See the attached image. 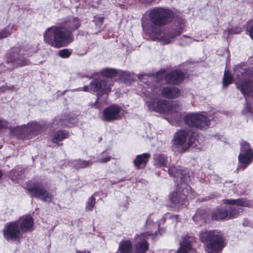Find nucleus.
Segmentation results:
<instances>
[{"label": "nucleus", "mask_w": 253, "mask_h": 253, "mask_svg": "<svg viewBox=\"0 0 253 253\" xmlns=\"http://www.w3.org/2000/svg\"><path fill=\"white\" fill-rule=\"evenodd\" d=\"M174 18V13L169 8L164 7H155L148 12V20H142L144 31L154 41L158 40L163 44L170 43L182 32V26L163 34L162 27L170 23Z\"/></svg>", "instance_id": "nucleus-1"}, {"label": "nucleus", "mask_w": 253, "mask_h": 253, "mask_svg": "<svg viewBox=\"0 0 253 253\" xmlns=\"http://www.w3.org/2000/svg\"><path fill=\"white\" fill-rule=\"evenodd\" d=\"M169 173L170 176L176 178L175 181L178 183L175 190L169 195L171 202L177 206L185 205L190 189L186 184L189 178L187 169L181 166H174L169 169Z\"/></svg>", "instance_id": "nucleus-2"}, {"label": "nucleus", "mask_w": 253, "mask_h": 253, "mask_svg": "<svg viewBox=\"0 0 253 253\" xmlns=\"http://www.w3.org/2000/svg\"><path fill=\"white\" fill-rule=\"evenodd\" d=\"M44 41L56 48L65 46L73 41V35L61 24L49 27L43 34Z\"/></svg>", "instance_id": "nucleus-3"}, {"label": "nucleus", "mask_w": 253, "mask_h": 253, "mask_svg": "<svg viewBox=\"0 0 253 253\" xmlns=\"http://www.w3.org/2000/svg\"><path fill=\"white\" fill-rule=\"evenodd\" d=\"M145 87L146 86H144L142 91L143 99L148 108L150 111L167 115L170 101L163 99H158L159 91L157 88L153 89L148 86L146 89Z\"/></svg>", "instance_id": "nucleus-4"}, {"label": "nucleus", "mask_w": 253, "mask_h": 253, "mask_svg": "<svg viewBox=\"0 0 253 253\" xmlns=\"http://www.w3.org/2000/svg\"><path fill=\"white\" fill-rule=\"evenodd\" d=\"M112 81L109 80L98 78L93 79L88 85H85L83 88L84 91L86 92H97V99L95 102L91 103V106L96 108L101 107L103 104L107 102V96L106 95L103 100L101 98V94H108L111 91Z\"/></svg>", "instance_id": "nucleus-5"}, {"label": "nucleus", "mask_w": 253, "mask_h": 253, "mask_svg": "<svg viewBox=\"0 0 253 253\" xmlns=\"http://www.w3.org/2000/svg\"><path fill=\"white\" fill-rule=\"evenodd\" d=\"M173 146L181 153L186 152L191 147H196L199 144L197 134L190 129H181L174 134Z\"/></svg>", "instance_id": "nucleus-6"}, {"label": "nucleus", "mask_w": 253, "mask_h": 253, "mask_svg": "<svg viewBox=\"0 0 253 253\" xmlns=\"http://www.w3.org/2000/svg\"><path fill=\"white\" fill-rule=\"evenodd\" d=\"M199 238L207 253H219L225 246L222 237L215 231H202Z\"/></svg>", "instance_id": "nucleus-7"}, {"label": "nucleus", "mask_w": 253, "mask_h": 253, "mask_svg": "<svg viewBox=\"0 0 253 253\" xmlns=\"http://www.w3.org/2000/svg\"><path fill=\"white\" fill-rule=\"evenodd\" d=\"M28 51V49H25ZM30 64L29 60L25 57L24 49L22 47H14L8 55L5 64H0V69L6 68L3 71L12 70L16 68L22 67Z\"/></svg>", "instance_id": "nucleus-8"}, {"label": "nucleus", "mask_w": 253, "mask_h": 253, "mask_svg": "<svg viewBox=\"0 0 253 253\" xmlns=\"http://www.w3.org/2000/svg\"><path fill=\"white\" fill-rule=\"evenodd\" d=\"M248 71L244 65H239L234 68V76L236 77L235 83L237 87L246 98L253 90V82L247 80Z\"/></svg>", "instance_id": "nucleus-9"}, {"label": "nucleus", "mask_w": 253, "mask_h": 253, "mask_svg": "<svg viewBox=\"0 0 253 253\" xmlns=\"http://www.w3.org/2000/svg\"><path fill=\"white\" fill-rule=\"evenodd\" d=\"M43 128L40 124L32 122L27 125L10 128L11 134L22 139H31L40 134Z\"/></svg>", "instance_id": "nucleus-10"}, {"label": "nucleus", "mask_w": 253, "mask_h": 253, "mask_svg": "<svg viewBox=\"0 0 253 253\" xmlns=\"http://www.w3.org/2000/svg\"><path fill=\"white\" fill-rule=\"evenodd\" d=\"M184 120L186 125L200 129H206L209 127L211 122L207 116L201 113L188 114Z\"/></svg>", "instance_id": "nucleus-11"}, {"label": "nucleus", "mask_w": 253, "mask_h": 253, "mask_svg": "<svg viewBox=\"0 0 253 253\" xmlns=\"http://www.w3.org/2000/svg\"><path fill=\"white\" fill-rule=\"evenodd\" d=\"M239 165L237 169H245L253 160V150L247 142L241 144L240 153L238 156Z\"/></svg>", "instance_id": "nucleus-12"}, {"label": "nucleus", "mask_w": 253, "mask_h": 253, "mask_svg": "<svg viewBox=\"0 0 253 253\" xmlns=\"http://www.w3.org/2000/svg\"><path fill=\"white\" fill-rule=\"evenodd\" d=\"M3 233L5 240L12 242L19 240L23 234L16 221L7 223L3 229Z\"/></svg>", "instance_id": "nucleus-13"}, {"label": "nucleus", "mask_w": 253, "mask_h": 253, "mask_svg": "<svg viewBox=\"0 0 253 253\" xmlns=\"http://www.w3.org/2000/svg\"><path fill=\"white\" fill-rule=\"evenodd\" d=\"M28 190L32 195L44 202L50 203L52 201L53 195L39 183L34 184Z\"/></svg>", "instance_id": "nucleus-14"}, {"label": "nucleus", "mask_w": 253, "mask_h": 253, "mask_svg": "<svg viewBox=\"0 0 253 253\" xmlns=\"http://www.w3.org/2000/svg\"><path fill=\"white\" fill-rule=\"evenodd\" d=\"M123 110L122 107L113 105L107 107L102 112V119L104 121L111 122L121 118Z\"/></svg>", "instance_id": "nucleus-15"}, {"label": "nucleus", "mask_w": 253, "mask_h": 253, "mask_svg": "<svg viewBox=\"0 0 253 253\" xmlns=\"http://www.w3.org/2000/svg\"><path fill=\"white\" fill-rule=\"evenodd\" d=\"M154 235L152 232H146L137 235L135 238L136 244L135 245V253H145L148 249L149 244L147 241L149 237Z\"/></svg>", "instance_id": "nucleus-16"}, {"label": "nucleus", "mask_w": 253, "mask_h": 253, "mask_svg": "<svg viewBox=\"0 0 253 253\" xmlns=\"http://www.w3.org/2000/svg\"><path fill=\"white\" fill-rule=\"evenodd\" d=\"M169 109V110L168 111L167 115H171L175 117V120L170 122V123L172 125H176L181 120L182 117L181 103L176 101H170Z\"/></svg>", "instance_id": "nucleus-17"}, {"label": "nucleus", "mask_w": 253, "mask_h": 253, "mask_svg": "<svg viewBox=\"0 0 253 253\" xmlns=\"http://www.w3.org/2000/svg\"><path fill=\"white\" fill-rule=\"evenodd\" d=\"M17 222L22 233L31 232L33 230L34 220L30 215H25L20 217Z\"/></svg>", "instance_id": "nucleus-18"}, {"label": "nucleus", "mask_w": 253, "mask_h": 253, "mask_svg": "<svg viewBox=\"0 0 253 253\" xmlns=\"http://www.w3.org/2000/svg\"><path fill=\"white\" fill-rule=\"evenodd\" d=\"M195 242V238L190 236H183L180 241V247L177 251V253H188L192 251V246Z\"/></svg>", "instance_id": "nucleus-19"}, {"label": "nucleus", "mask_w": 253, "mask_h": 253, "mask_svg": "<svg viewBox=\"0 0 253 253\" xmlns=\"http://www.w3.org/2000/svg\"><path fill=\"white\" fill-rule=\"evenodd\" d=\"M184 78V73L179 70H174L168 73L165 80L168 84H177L182 82Z\"/></svg>", "instance_id": "nucleus-20"}, {"label": "nucleus", "mask_w": 253, "mask_h": 253, "mask_svg": "<svg viewBox=\"0 0 253 253\" xmlns=\"http://www.w3.org/2000/svg\"><path fill=\"white\" fill-rule=\"evenodd\" d=\"M162 95L165 98L173 99L179 97L180 95V90L175 86H165L161 90Z\"/></svg>", "instance_id": "nucleus-21"}, {"label": "nucleus", "mask_w": 253, "mask_h": 253, "mask_svg": "<svg viewBox=\"0 0 253 253\" xmlns=\"http://www.w3.org/2000/svg\"><path fill=\"white\" fill-rule=\"evenodd\" d=\"M80 21L78 18L75 17H71L61 24L71 34H72V31L77 30L80 26Z\"/></svg>", "instance_id": "nucleus-22"}, {"label": "nucleus", "mask_w": 253, "mask_h": 253, "mask_svg": "<svg viewBox=\"0 0 253 253\" xmlns=\"http://www.w3.org/2000/svg\"><path fill=\"white\" fill-rule=\"evenodd\" d=\"M75 123L74 119L68 117L66 115L58 117L55 118L53 122V125L56 124L59 126H66L72 127Z\"/></svg>", "instance_id": "nucleus-23"}, {"label": "nucleus", "mask_w": 253, "mask_h": 253, "mask_svg": "<svg viewBox=\"0 0 253 253\" xmlns=\"http://www.w3.org/2000/svg\"><path fill=\"white\" fill-rule=\"evenodd\" d=\"M150 156V155L147 153L137 155L133 161L135 166L138 169L144 167L147 164Z\"/></svg>", "instance_id": "nucleus-24"}, {"label": "nucleus", "mask_w": 253, "mask_h": 253, "mask_svg": "<svg viewBox=\"0 0 253 253\" xmlns=\"http://www.w3.org/2000/svg\"><path fill=\"white\" fill-rule=\"evenodd\" d=\"M224 203L228 205H236L238 206L250 207L252 204L249 201L244 199H226L223 200Z\"/></svg>", "instance_id": "nucleus-25"}, {"label": "nucleus", "mask_w": 253, "mask_h": 253, "mask_svg": "<svg viewBox=\"0 0 253 253\" xmlns=\"http://www.w3.org/2000/svg\"><path fill=\"white\" fill-rule=\"evenodd\" d=\"M227 210L224 209H217L212 212V218L214 220H227Z\"/></svg>", "instance_id": "nucleus-26"}, {"label": "nucleus", "mask_w": 253, "mask_h": 253, "mask_svg": "<svg viewBox=\"0 0 253 253\" xmlns=\"http://www.w3.org/2000/svg\"><path fill=\"white\" fill-rule=\"evenodd\" d=\"M207 217V211L205 209H199L193 216V220L197 223L201 224L206 221Z\"/></svg>", "instance_id": "nucleus-27"}, {"label": "nucleus", "mask_w": 253, "mask_h": 253, "mask_svg": "<svg viewBox=\"0 0 253 253\" xmlns=\"http://www.w3.org/2000/svg\"><path fill=\"white\" fill-rule=\"evenodd\" d=\"M146 225L148 229H156L160 226V223L156 215H151L146 220Z\"/></svg>", "instance_id": "nucleus-28"}, {"label": "nucleus", "mask_w": 253, "mask_h": 253, "mask_svg": "<svg viewBox=\"0 0 253 253\" xmlns=\"http://www.w3.org/2000/svg\"><path fill=\"white\" fill-rule=\"evenodd\" d=\"M243 211L242 208L231 207L227 210V220L236 218Z\"/></svg>", "instance_id": "nucleus-29"}, {"label": "nucleus", "mask_w": 253, "mask_h": 253, "mask_svg": "<svg viewBox=\"0 0 253 253\" xmlns=\"http://www.w3.org/2000/svg\"><path fill=\"white\" fill-rule=\"evenodd\" d=\"M69 136L68 133L66 130H59L56 132L52 138V141L54 143H57L67 138Z\"/></svg>", "instance_id": "nucleus-30"}, {"label": "nucleus", "mask_w": 253, "mask_h": 253, "mask_svg": "<svg viewBox=\"0 0 253 253\" xmlns=\"http://www.w3.org/2000/svg\"><path fill=\"white\" fill-rule=\"evenodd\" d=\"M155 165L159 167H166L168 162L167 157L164 154H157L154 156Z\"/></svg>", "instance_id": "nucleus-31"}, {"label": "nucleus", "mask_w": 253, "mask_h": 253, "mask_svg": "<svg viewBox=\"0 0 253 253\" xmlns=\"http://www.w3.org/2000/svg\"><path fill=\"white\" fill-rule=\"evenodd\" d=\"M121 253H129L132 250V244L130 241H125L122 242L119 247Z\"/></svg>", "instance_id": "nucleus-32"}, {"label": "nucleus", "mask_w": 253, "mask_h": 253, "mask_svg": "<svg viewBox=\"0 0 253 253\" xmlns=\"http://www.w3.org/2000/svg\"><path fill=\"white\" fill-rule=\"evenodd\" d=\"M24 172L22 170L13 169L10 171L9 177L13 181L21 179L23 177Z\"/></svg>", "instance_id": "nucleus-33"}, {"label": "nucleus", "mask_w": 253, "mask_h": 253, "mask_svg": "<svg viewBox=\"0 0 253 253\" xmlns=\"http://www.w3.org/2000/svg\"><path fill=\"white\" fill-rule=\"evenodd\" d=\"M101 74L104 77L112 78L118 76V70L114 69L106 68L101 71Z\"/></svg>", "instance_id": "nucleus-34"}, {"label": "nucleus", "mask_w": 253, "mask_h": 253, "mask_svg": "<svg viewBox=\"0 0 253 253\" xmlns=\"http://www.w3.org/2000/svg\"><path fill=\"white\" fill-rule=\"evenodd\" d=\"M13 29L14 25H8L4 29L0 30V39L9 36L13 32Z\"/></svg>", "instance_id": "nucleus-35"}, {"label": "nucleus", "mask_w": 253, "mask_h": 253, "mask_svg": "<svg viewBox=\"0 0 253 253\" xmlns=\"http://www.w3.org/2000/svg\"><path fill=\"white\" fill-rule=\"evenodd\" d=\"M140 77H139V79H140V81L143 83V84H140V86L141 87V91H142V93H143V91H142V89L144 87V86H146V87L145 88L146 89H147V87H148V86L149 87H152L153 89H158V91H159L160 90L157 87H155L151 85H150L148 83H147V81H145V80H147V78H149L150 79L151 77H150L149 76H147L146 75H140ZM148 81H149V79H148Z\"/></svg>", "instance_id": "nucleus-36"}, {"label": "nucleus", "mask_w": 253, "mask_h": 253, "mask_svg": "<svg viewBox=\"0 0 253 253\" xmlns=\"http://www.w3.org/2000/svg\"><path fill=\"white\" fill-rule=\"evenodd\" d=\"M80 2L79 6H77V9L81 7L84 9L89 8L90 7H93L94 5L92 4V0H77Z\"/></svg>", "instance_id": "nucleus-37"}, {"label": "nucleus", "mask_w": 253, "mask_h": 253, "mask_svg": "<svg viewBox=\"0 0 253 253\" xmlns=\"http://www.w3.org/2000/svg\"><path fill=\"white\" fill-rule=\"evenodd\" d=\"M233 81L232 77L228 71H225L223 78V85L224 87L228 86L232 83Z\"/></svg>", "instance_id": "nucleus-38"}, {"label": "nucleus", "mask_w": 253, "mask_h": 253, "mask_svg": "<svg viewBox=\"0 0 253 253\" xmlns=\"http://www.w3.org/2000/svg\"><path fill=\"white\" fill-rule=\"evenodd\" d=\"M96 203L95 198L93 197H90L86 202V206H85V211H91L93 210L94 207L95 206Z\"/></svg>", "instance_id": "nucleus-39"}, {"label": "nucleus", "mask_w": 253, "mask_h": 253, "mask_svg": "<svg viewBox=\"0 0 253 253\" xmlns=\"http://www.w3.org/2000/svg\"><path fill=\"white\" fill-rule=\"evenodd\" d=\"M242 30L241 28L239 27H234L232 28L227 29L226 30L224 31V35L225 36L227 35L229 36L230 35L232 34H239L241 33Z\"/></svg>", "instance_id": "nucleus-40"}, {"label": "nucleus", "mask_w": 253, "mask_h": 253, "mask_svg": "<svg viewBox=\"0 0 253 253\" xmlns=\"http://www.w3.org/2000/svg\"><path fill=\"white\" fill-rule=\"evenodd\" d=\"M92 22L95 25L96 30L94 33H96L98 31H99V29L103 24V18L95 16L94 17Z\"/></svg>", "instance_id": "nucleus-41"}, {"label": "nucleus", "mask_w": 253, "mask_h": 253, "mask_svg": "<svg viewBox=\"0 0 253 253\" xmlns=\"http://www.w3.org/2000/svg\"><path fill=\"white\" fill-rule=\"evenodd\" d=\"M25 49H28V51L24 50V55H27L28 56L32 55L33 54L37 52L38 50L37 47L36 45L27 46L22 48V49L25 50Z\"/></svg>", "instance_id": "nucleus-42"}, {"label": "nucleus", "mask_w": 253, "mask_h": 253, "mask_svg": "<svg viewBox=\"0 0 253 253\" xmlns=\"http://www.w3.org/2000/svg\"><path fill=\"white\" fill-rule=\"evenodd\" d=\"M112 159L111 156L106 154L105 152L102 153L98 156V162L100 163H106L110 161Z\"/></svg>", "instance_id": "nucleus-43"}, {"label": "nucleus", "mask_w": 253, "mask_h": 253, "mask_svg": "<svg viewBox=\"0 0 253 253\" xmlns=\"http://www.w3.org/2000/svg\"><path fill=\"white\" fill-rule=\"evenodd\" d=\"M253 112V104L246 102L243 113L244 114Z\"/></svg>", "instance_id": "nucleus-44"}, {"label": "nucleus", "mask_w": 253, "mask_h": 253, "mask_svg": "<svg viewBox=\"0 0 253 253\" xmlns=\"http://www.w3.org/2000/svg\"><path fill=\"white\" fill-rule=\"evenodd\" d=\"M118 76L123 80H126L129 76V73L126 71H118Z\"/></svg>", "instance_id": "nucleus-45"}, {"label": "nucleus", "mask_w": 253, "mask_h": 253, "mask_svg": "<svg viewBox=\"0 0 253 253\" xmlns=\"http://www.w3.org/2000/svg\"><path fill=\"white\" fill-rule=\"evenodd\" d=\"M59 55L63 58H68L71 55V52L67 49H62L59 51Z\"/></svg>", "instance_id": "nucleus-46"}, {"label": "nucleus", "mask_w": 253, "mask_h": 253, "mask_svg": "<svg viewBox=\"0 0 253 253\" xmlns=\"http://www.w3.org/2000/svg\"><path fill=\"white\" fill-rule=\"evenodd\" d=\"M10 127V125L7 121L0 119V130Z\"/></svg>", "instance_id": "nucleus-47"}, {"label": "nucleus", "mask_w": 253, "mask_h": 253, "mask_svg": "<svg viewBox=\"0 0 253 253\" xmlns=\"http://www.w3.org/2000/svg\"><path fill=\"white\" fill-rule=\"evenodd\" d=\"M79 164L78 168H85L91 165L92 163L89 161H79Z\"/></svg>", "instance_id": "nucleus-48"}, {"label": "nucleus", "mask_w": 253, "mask_h": 253, "mask_svg": "<svg viewBox=\"0 0 253 253\" xmlns=\"http://www.w3.org/2000/svg\"><path fill=\"white\" fill-rule=\"evenodd\" d=\"M14 87L13 86H7L6 87L4 86H1L0 87V92H4L6 89L10 90L14 88Z\"/></svg>", "instance_id": "nucleus-49"}, {"label": "nucleus", "mask_w": 253, "mask_h": 253, "mask_svg": "<svg viewBox=\"0 0 253 253\" xmlns=\"http://www.w3.org/2000/svg\"><path fill=\"white\" fill-rule=\"evenodd\" d=\"M248 32L249 33L250 37L253 40V25L248 30Z\"/></svg>", "instance_id": "nucleus-50"}, {"label": "nucleus", "mask_w": 253, "mask_h": 253, "mask_svg": "<svg viewBox=\"0 0 253 253\" xmlns=\"http://www.w3.org/2000/svg\"><path fill=\"white\" fill-rule=\"evenodd\" d=\"M154 0H139V1L144 4H148L152 2Z\"/></svg>", "instance_id": "nucleus-51"}, {"label": "nucleus", "mask_w": 253, "mask_h": 253, "mask_svg": "<svg viewBox=\"0 0 253 253\" xmlns=\"http://www.w3.org/2000/svg\"><path fill=\"white\" fill-rule=\"evenodd\" d=\"M79 76H81V77H82V78H83V77H87V78H89V79H90V78H92V76H90H90H87V75H80V74H79Z\"/></svg>", "instance_id": "nucleus-52"}, {"label": "nucleus", "mask_w": 253, "mask_h": 253, "mask_svg": "<svg viewBox=\"0 0 253 253\" xmlns=\"http://www.w3.org/2000/svg\"><path fill=\"white\" fill-rule=\"evenodd\" d=\"M77 253H90L89 252H79L77 251Z\"/></svg>", "instance_id": "nucleus-53"}, {"label": "nucleus", "mask_w": 253, "mask_h": 253, "mask_svg": "<svg viewBox=\"0 0 253 253\" xmlns=\"http://www.w3.org/2000/svg\"><path fill=\"white\" fill-rule=\"evenodd\" d=\"M2 175V173H1V172L0 171V178L1 177Z\"/></svg>", "instance_id": "nucleus-54"}]
</instances>
